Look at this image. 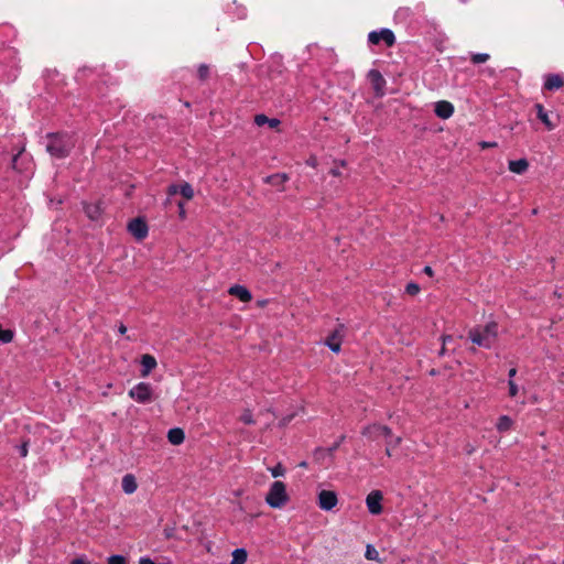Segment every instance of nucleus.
Segmentation results:
<instances>
[{
    "label": "nucleus",
    "mask_w": 564,
    "mask_h": 564,
    "mask_svg": "<svg viewBox=\"0 0 564 564\" xmlns=\"http://www.w3.org/2000/svg\"><path fill=\"white\" fill-rule=\"evenodd\" d=\"M46 138V151L55 159L67 158L76 144L74 135L67 132L48 133Z\"/></svg>",
    "instance_id": "nucleus-1"
},
{
    "label": "nucleus",
    "mask_w": 564,
    "mask_h": 564,
    "mask_svg": "<svg viewBox=\"0 0 564 564\" xmlns=\"http://www.w3.org/2000/svg\"><path fill=\"white\" fill-rule=\"evenodd\" d=\"M468 338L478 347L490 349L498 338V324L489 322L486 325H478L468 330Z\"/></svg>",
    "instance_id": "nucleus-2"
},
{
    "label": "nucleus",
    "mask_w": 564,
    "mask_h": 564,
    "mask_svg": "<svg viewBox=\"0 0 564 564\" xmlns=\"http://www.w3.org/2000/svg\"><path fill=\"white\" fill-rule=\"evenodd\" d=\"M265 501L271 508L280 509L284 507L289 501L284 482L274 481L267 494Z\"/></svg>",
    "instance_id": "nucleus-3"
},
{
    "label": "nucleus",
    "mask_w": 564,
    "mask_h": 564,
    "mask_svg": "<svg viewBox=\"0 0 564 564\" xmlns=\"http://www.w3.org/2000/svg\"><path fill=\"white\" fill-rule=\"evenodd\" d=\"M129 397L138 403H149L152 401L153 391L150 383L139 382L128 392Z\"/></svg>",
    "instance_id": "nucleus-4"
},
{
    "label": "nucleus",
    "mask_w": 564,
    "mask_h": 564,
    "mask_svg": "<svg viewBox=\"0 0 564 564\" xmlns=\"http://www.w3.org/2000/svg\"><path fill=\"white\" fill-rule=\"evenodd\" d=\"M368 41L373 45H378L382 41L388 47H392L395 43V36L390 29H381L380 31H371L368 34Z\"/></svg>",
    "instance_id": "nucleus-5"
},
{
    "label": "nucleus",
    "mask_w": 564,
    "mask_h": 564,
    "mask_svg": "<svg viewBox=\"0 0 564 564\" xmlns=\"http://www.w3.org/2000/svg\"><path fill=\"white\" fill-rule=\"evenodd\" d=\"M344 338V325L339 324L325 339V345L334 352L338 354L341 349Z\"/></svg>",
    "instance_id": "nucleus-6"
},
{
    "label": "nucleus",
    "mask_w": 564,
    "mask_h": 564,
    "mask_svg": "<svg viewBox=\"0 0 564 564\" xmlns=\"http://www.w3.org/2000/svg\"><path fill=\"white\" fill-rule=\"evenodd\" d=\"M368 79L377 97H382L386 94V79L378 69H370L368 73Z\"/></svg>",
    "instance_id": "nucleus-7"
},
{
    "label": "nucleus",
    "mask_w": 564,
    "mask_h": 564,
    "mask_svg": "<svg viewBox=\"0 0 564 564\" xmlns=\"http://www.w3.org/2000/svg\"><path fill=\"white\" fill-rule=\"evenodd\" d=\"M382 500L383 495L380 490H372L370 494H368L366 498L368 511L375 516L380 514L382 512Z\"/></svg>",
    "instance_id": "nucleus-8"
},
{
    "label": "nucleus",
    "mask_w": 564,
    "mask_h": 564,
    "mask_svg": "<svg viewBox=\"0 0 564 564\" xmlns=\"http://www.w3.org/2000/svg\"><path fill=\"white\" fill-rule=\"evenodd\" d=\"M129 232L138 240H142L148 236V225L142 218H134L128 224Z\"/></svg>",
    "instance_id": "nucleus-9"
},
{
    "label": "nucleus",
    "mask_w": 564,
    "mask_h": 564,
    "mask_svg": "<svg viewBox=\"0 0 564 564\" xmlns=\"http://www.w3.org/2000/svg\"><path fill=\"white\" fill-rule=\"evenodd\" d=\"M338 502V498L335 491L333 490H322L318 494V507L322 510L330 511L336 507Z\"/></svg>",
    "instance_id": "nucleus-10"
},
{
    "label": "nucleus",
    "mask_w": 564,
    "mask_h": 564,
    "mask_svg": "<svg viewBox=\"0 0 564 564\" xmlns=\"http://www.w3.org/2000/svg\"><path fill=\"white\" fill-rule=\"evenodd\" d=\"M436 116L441 119H448L454 113V106L447 100H441L435 104Z\"/></svg>",
    "instance_id": "nucleus-11"
},
{
    "label": "nucleus",
    "mask_w": 564,
    "mask_h": 564,
    "mask_svg": "<svg viewBox=\"0 0 564 564\" xmlns=\"http://www.w3.org/2000/svg\"><path fill=\"white\" fill-rule=\"evenodd\" d=\"M228 293L243 303H248L252 300L251 292L243 285L235 284L229 288Z\"/></svg>",
    "instance_id": "nucleus-12"
},
{
    "label": "nucleus",
    "mask_w": 564,
    "mask_h": 564,
    "mask_svg": "<svg viewBox=\"0 0 564 564\" xmlns=\"http://www.w3.org/2000/svg\"><path fill=\"white\" fill-rule=\"evenodd\" d=\"M289 181V175L285 173H276L269 175L264 178V182L271 186L276 187L279 191L284 189V184Z\"/></svg>",
    "instance_id": "nucleus-13"
},
{
    "label": "nucleus",
    "mask_w": 564,
    "mask_h": 564,
    "mask_svg": "<svg viewBox=\"0 0 564 564\" xmlns=\"http://www.w3.org/2000/svg\"><path fill=\"white\" fill-rule=\"evenodd\" d=\"M156 359L149 354H145L141 357V377L145 378L150 375V372L156 367Z\"/></svg>",
    "instance_id": "nucleus-14"
},
{
    "label": "nucleus",
    "mask_w": 564,
    "mask_h": 564,
    "mask_svg": "<svg viewBox=\"0 0 564 564\" xmlns=\"http://www.w3.org/2000/svg\"><path fill=\"white\" fill-rule=\"evenodd\" d=\"M564 86V78L557 74H551L546 77L544 83V89L555 90Z\"/></svg>",
    "instance_id": "nucleus-15"
},
{
    "label": "nucleus",
    "mask_w": 564,
    "mask_h": 564,
    "mask_svg": "<svg viewBox=\"0 0 564 564\" xmlns=\"http://www.w3.org/2000/svg\"><path fill=\"white\" fill-rule=\"evenodd\" d=\"M535 110H536V117L539 120H541L547 130H553L555 128V123H553L550 118H549V115L547 112L545 111L544 107L541 105V104H535L534 106Z\"/></svg>",
    "instance_id": "nucleus-16"
},
{
    "label": "nucleus",
    "mask_w": 564,
    "mask_h": 564,
    "mask_svg": "<svg viewBox=\"0 0 564 564\" xmlns=\"http://www.w3.org/2000/svg\"><path fill=\"white\" fill-rule=\"evenodd\" d=\"M121 485L122 490L128 495L133 494L138 488L137 480L134 476L131 474H127L123 476Z\"/></svg>",
    "instance_id": "nucleus-17"
},
{
    "label": "nucleus",
    "mask_w": 564,
    "mask_h": 564,
    "mask_svg": "<svg viewBox=\"0 0 564 564\" xmlns=\"http://www.w3.org/2000/svg\"><path fill=\"white\" fill-rule=\"evenodd\" d=\"M254 123L258 127L269 124L270 128L275 129L280 126L281 122L276 118H268L265 115L260 113L254 117Z\"/></svg>",
    "instance_id": "nucleus-18"
},
{
    "label": "nucleus",
    "mask_w": 564,
    "mask_h": 564,
    "mask_svg": "<svg viewBox=\"0 0 564 564\" xmlns=\"http://www.w3.org/2000/svg\"><path fill=\"white\" fill-rule=\"evenodd\" d=\"M185 434L184 431L180 427L171 429L167 432V440L173 445H180L184 442Z\"/></svg>",
    "instance_id": "nucleus-19"
},
{
    "label": "nucleus",
    "mask_w": 564,
    "mask_h": 564,
    "mask_svg": "<svg viewBox=\"0 0 564 564\" xmlns=\"http://www.w3.org/2000/svg\"><path fill=\"white\" fill-rule=\"evenodd\" d=\"M529 167L527 159L509 161V170L516 174H523Z\"/></svg>",
    "instance_id": "nucleus-20"
},
{
    "label": "nucleus",
    "mask_w": 564,
    "mask_h": 564,
    "mask_svg": "<svg viewBox=\"0 0 564 564\" xmlns=\"http://www.w3.org/2000/svg\"><path fill=\"white\" fill-rule=\"evenodd\" d=\"M84 212L91 220L99 219L101 215V208L99 204H84Z\"/></svg>",
    "instance_id": "nucleus-21"
},
{
    "label": "nucleus",
    "mask_w": 564,
    "mask_h": 564,
    "mask_svg": "<svg viewBox=\"0 0 564 564\" xmlns=\"http://www.w3.org/2000/svg\"><path fill=\"white\" fill-rule=\"evenodd\" d=\"M248 553L245 549H236L232 552V560L230 564H245L247 562Z\"/></svg>",
    "instance_id": "nucleus-22"
},
{
    "label": "nucleus",
    "mask_w": 564,
    "mask_h": 564,
    "mask_svg": "<svg viewBox=\"0 0 564 564\" xmlns=\"http://www.w3.org/2000/svg\"><path fill=\"white\" fill-rule=\"evenodd\" d=\"M375 427H379V424H372L364 427L361 434L371 441H376L381 437V433L379 431L372 430Z\"/></svg>",
    "instance_id": "nucleus-23"
},
{
    "label": "nucleus",
    "mask_w": 564,
    "mask_h": 564,
    "mask_svg": "<svg viewBox=\"0 0 564 564\" xmlns=\"http://www.w3.org/2000/svg\"><path fill=\"white\" fill-rule=\"evenodd\" d=\"M496 426L499 432H507L512 426V420L508 415H502L498 419Z\"/></svg>",
    "instance_id": "nucleus-24"
},
{
    "label": "nucleus",
    "mask_w": 564,
    "mask_h": 564,
    "mask_svg": "<svg viewBox=\"0 0 564 564\" xmlns=\"http://www.w3.org/2000/svg\"><path fill=\"white\" fill-rule=\"evenodd\" d=\"M180 194L186 200H191L194 197V189L189 183L183 182L180 184Z\"/></svg>",
    "instance_id": "nucleus-25"
},
{
    "label": "nucleus",
    "mask_w": 564,
    "mask_h": 564,
    "mask_svg": "<svg viewBox=\"0 0 564 564\" xmlns=\"http://www.w3.org/2000/svg\"><path fill=\"white\" fill-rule=\"evenodd\" d=\"M386 443H387L386 455L391 457L392 456V451L400 445L401 437L400 436H395V437H392L390 440H386Z\"/></svg>",
    "instance_id": "nucleus-26"
},
{
    "label": "nucleus",
    "mask_w": 564,
    "mask_h": 564,
    "mask_svg": "<svg viewBox=\"0 0 564 564\" xmlns=\"http://www.w3.org/2000/svg\"><path fill=\"white\" fill-rule=\"evenodd\" d=\"M197 77L200 82H206L210 77V67L207 64H200L197 68Z\"/></svg>",
    "instance_id": "nucleus-27"
},
{
    "label": "nucleus",
    "mask_w": 564,
    "mask_h": 564,
    "mask_svg": "<svg viewBox=\"0 0 564 564\" xmlns=\"http://www.w3.org/2000/svg\"><path fill=\"white\" fill-rule=\"evenodd\" d=\"M490 58V55L487 53H475L470 56V61L474 64L486 63Z\"/></svg>",
    "instance_id": "nucleus-28"
},
{
    "label": "nucleus",
    "mask_w": 564,
    "mask_h": 564,
    "mask_svg": "<svg viewBox=\"0 0 564 564\" xmlns=\"http://www.w3.org/2000/svg\"><path fill=\"white\" fill-rule=\"evenodd\" d=\"M373 430L379 431L381 433V436L384 437L386 440H390L393 437L391 429L387 425L379 424V427H375Z\"/></svg>",
    "instance_id": "nucleus-29"
},
{
    "label": "nucleus",
    "mask_w": 564,
    "mask_h": 564,
    "mask_svg": "<svg viewBox=\"0 0 564 564\" xmlns=\"http://www.w3.org/2000/svg\"><path fill=\"white\" fill-rule=\"evenodd\" d=\"M379 553L372 545H367L365 557L371 561H378Z\"/></svg>",
    "instance_id": "nucleus-30"
},
{
    "label": "nucleus",
    "mask_w": 564,
    "mask_h": 564,
    "mask_svg": "<svg viewBox=\"0 0 564 564\" xmlns=\"http://www.w3.org/2000/svg\"><path fill=\"white\" fill-rule=\"evenodd\" d=\"M420 290H421L420 285L415 282H410L405 286L406 294H409L411 296L419 294Z\"/></svg>",
    "instance_id": "nucleus-31"
},
{
    "label": "nucleus",
    "mask_w": 564,
    "mask_h": 564,
    "mask_svg": "<svg viewBox=\"0 0 564 564\" xmlns=\"http://www.w3.org/2000/svg\"><path fill=\"white\" fill-rule=\"evenodd\" d=\"M240 421L248 425L254 424V420H253L251 411L245 410V412L240 416Z\"/></svg>",
    "instance_id": "nucleus-32"
},
{
    "label": "nucleus",
    "mask_w": 564,
    "mask_h": 564,
    "mask_svg": "<svg viewBox=\"0 0 564 564\" xmlns=\"http://www.w3.org/2000/svg\"><path fill=\"white\" fill-rule=\"evenodd\" d=\"M442 341H443V345H442V348L438 352L440 356H444L446 354V345L451 341H453V336L452 335H444L442 336Z\"/></svg>",
    "instance_id": "nucleus-33"
},
{
    "label": "nucleus",
    "mask_w": 564,
    "mask_h": 564,
    "mask_svg": "<svg viewBox=\"0 0 564 564\" xmlns=\"http://www.w3.org/2000/svg\"><path fill=\"white\" fill-rule=\"evenodd\" d=\"M108 564H127V560L122 555H111L108 557Z\"/></svg>",
    "instance_id": "nucleus-34"
},
{
    "label": "nucleus",
    "mask_w": 564,
    "mask_h": 564,
    "mask_svg": "<svg viewBox=\"0 0 564 564\" xmlns=\"http://www.w3.org/2000/svg\"><path fill=\"white\" fill-rule=\"evenodd\" d=\"M166 194L170 197L176 195V194H180V184H171L169 185L167 189H166Z\"/></svg>",
    "instance_id": "nucleus-35"
},
{
    "label": "nucleus",
    "mask_w": 564,
    "mask_h": 564,
    "mask_svg": "<svg viewBox=\"0 0 564 564\" xmlns=\"http://www.w3.org/2000/svg\"><path fill=\"white\" fill-rule=\"evenodd\" d=\"M271 474L274 478L283 476L284 475V468L281 464H278L274 468L271 469Z\"/></svg>",
    "instance_id": "nucleus-36"
},
{
    "label": "nucleus",
    "mask_w": 564,
    "mask_h": 564,
    "mask_svg": "<svg viewBox=\"0 0 564 564\" xmlns=\"http://www.w3.org/2000/svg\"><path fill=\"white\" fill-rule=\"evenodd\" d=\"M29 441H24L20 447H19V453H20V456L21 457H26L28 456V453H29Z\"/></svg>",
    "instance_id": "nucleus-37"
},
{
    "label": "nucleus",
    "mask_w": 564,
    "mask_h": 564,
    "mask_svg": "<svg viewBox=\"0 0 564 564\" xmlns=\"http://www.w3.org/2000/svg\"><path fill=\"white\" fill-rule=\"evenodd\" d=\"M509 395L514 398L518 393V386L516 384V382L513 380H509Z\"/></svg>",
    "instance_id": "nucleus-38"
},
{
    "label": "nucleus",
    "mask_w": 564,
    "mask_h": 564,
    "mask_svg": "<svg viewBox=\"0 0 564 564\" xmlns=\"http://www.w3.org/2000/svg\"><path fill=\"white\" fill-rule=\"evenodd\" d=\"M345 440V435H341L337 442H335L329 448V453H334L336 449H338V447L340 446V444L344 442Z\"/></svg>",
    "instance_id": "nucleus-39"
},
{
    "label": "nucleus",
    "mask_w": 564,
    "mask_h": 564,
    "mask_svg": "<svg viewBox=\"0 0 564 564\" xmlns=\"http://www.w3.org/2000/svg\"><path fill=\"white\" fill-rule=\"evenodd\" d=\"M24 151V148H22L17 154L13 155L11 166L13 170H18V159Z\"/></svg>",
    "instance_id": "nucleus-40"
},
{
    "label": "nucleus",
    "mask_w": 564,
    "mask_h": 564,
    "mask_svg": "<svg viewBox=\"0 0 564 564\" xmlns=\"http://www.w3.org/2000/svg\"><path fill=\"white\" fill-rule=\"evenodd\" d=\"M177 206H178V209H180V217H181V218H184V217H185L184 203H183V202H178V203H177Z\"/></svg>",
    "instance_id": "nucleus-41"
},
{
    "label": "nucleus",
    "mask_w": 564,
    "mask_h": 564,
    "mask_svg": "<svg viewBox=\"0 0 564 564\" xmlns=\"http://www.w3.org/2000/svg\"><path fill=\"white\" fill-rule=\"evenodd\" d=\"M423 273H425L429 276H433L434 275V271H433V269L430 265H425L423 268Z\"/></svg>",
    "instance_id": "nucleus-42"
},
{
    "label": "nucleus",
    "mask_w": 564,
    "mask_h": 564,
    "mask_svg": "<svg viewBox=\"0 0 564 564\" xmlns=\"http://www.w3.org/2000/svg\"><path fill=\"white\" fill-rule=\"evenodd\" d=\"M70 564H88V562L83 557L74 558Z\"/></svg>",
    "instance_id": "nucleus-43"
},
{
    "label": "nucleus",
    "mask_w": 564,
    "mask_h": 564,
    "mask_svg": "<svg viewBox=\"0 0 564 564\" xmlns=\"http://www.w3.org/2000/svg\"><path fill=\"white\" fill-rule=\"evenodd\" d=\"M536 560L534 557H529L522 561L521 564H536Z\"/></svg>",
    "instance_id": "nucleus-44"
},
{
    "label": "nucleus",
    "mask_w": 564,
    "mask_h": 564,
    "mask_svg": "<svg viewBox=\"0 0 564 564\" xmlns=\"http://www.w3.org/2000/svg\"><path fill=\"white\" fill-rule=\"evenodd\" d=\"M330 174L333 176H339L340 175V171L337 167H334V169L330 170Z\"/></svg>",
    "instance_id": "nucleus-45"
},
{
    "label": "nucleus",
    "mask_w": 564,
    "mask_h": 564,
    "mask_svg": "<svg viewBox=\"0 0 564 564\" xmlns=\"http://www.w3.org/2000/svg\"><path fill=\"white\" fill-rule=\"evenodd\" d=\"M508 375L510 378H513L517 375V368H511Z\"/></svg>",
    "instance_id": "nucleus-46"
},
{
    "label": "nucleus",
    "mask_w": 564,
    "mask_h": 564,
    "mask_svg": "<svg viewBox=\"0 0 564 564\" xmlns=\"http://www.w3.org/2000/svg\"><path fill=\"white\" fill-rule=\"evenodd\" d=\"M126 332H127V327H126L124 325H122V324H121V325L119 326V333L123 335V334H126Z\"/></svg>",
    "instance_id": "nucleus-47"
},
{
    "label": "nucleus",
    "mask_w": 564,
    "mask_h": 564,
    "mask_svg": "<svg viewBox=\"0 0 564 564\" xmlns=\"http://www.w3.org/2000/svg\"><path fill=\"white\" fill-rule=\"evenodd\" d=\"M290 421H291V416H290V417H284V419L282 420V423H283V424H286V423H288V422H290Z\"/></svg>",
    "instance_id": "nucleus-48"
},
{
    "label": "nucleus",
    "mask_w": 564,
    "mask_h": 564,
    "mask_svg": "<svg viewBox=\"0 0 564 564\" xmlns=\"http://www.w3.org/2000/svg\"><path fill=\"white\" fill-rule=\"evenodd\" d=\"M482 147H484V148H487V147H490V144L485 142V143L482 144Z\"/></svg>",
    "instance_id": "nucleus-49"
},
{
    "label": "nucleus",
    "mask_w": 564,
    "mask_h": 564,
    "mask_svg": "<svg viewBox=\"0 0 564 564\" xmlns=\"http://www.w3.org/2000/svg\"><path fill=\"white\" fill-rule=\"evenodd\" d=\"M300 466L305 467L306 463L303 462V463L300 464Z\"/></svg>",
    "instance_id": "nucleus-50"
}]
</instances>
